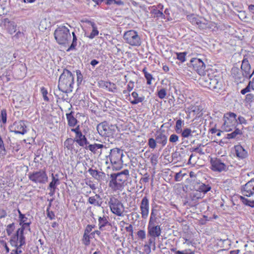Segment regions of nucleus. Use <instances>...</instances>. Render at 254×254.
<instances>
[{
    "label": "nucleus",
    "mask_w": 254,
    "mask_h": 254,
    "mask_svg": "<svg viewBox=\"0 0 254 254\" xmlns=\"http://www.w3.org/2000/svg\"><path fill=\"white\" fill-rule=\"evenodd\" d=\"M151 13L154 15V18L165 19V15L160 10L154 8L151 11Z\"/></svg>",
    "instance_id": "2f4dec72"
},
{
    "label": "nucleus",
    "mask_w": 254,
    "mask_h": 254,
    "mask_svg": "<svg viewBox=\"0 0 254 254\" xmlns=\"http://www.w3.org/2000/svg\"><path fill=\"white\" fill-rule=\"evenodd\" d=\"M104 86L108 89L109 91L114 92L117 89L116 85L111 82H106L104 83Z\"/></svg>",
    "instance_id": "c9c22d12"
},
{
    "label": "nucleus",
    "mask_w": 254,
    "mask_h": 254,
    "mask_svg": "<svg viewBox=\"0 0 254 254\" xmlns=\"http://www.w3.org/2000/svg\"><path fill=\"white\" fill-rule=\"evenodd\" d=\"M231 74L237 82L242 83L245 81L246 77L243 75L241 69L237 67H233L231 69Z\"/></svg>",
    "instance_id": "6ab92c4d"
},
{
    "label": "nucleus",
    "mask_w": 254,
    "mask_h": 254,
    "mask_svg": "<svg viewBox=\"0 0 254 254\" xmlns=\"http://www.w3.org/2000/svg\"><path fill=\"white\" fill-rule=\"evenodd\" d=\"M142 72H143L144 76L147 80V84L148 85H150L151 84V80L154 79L152 75L147 72L146 67L143 69Z\"/></svg>",
    "instance_id": "79ce46f5"
},
{
    "label": "nucleus",
    "mask_w": 254,
    "mask_h": 254,
    "mask_svg": "<svg viewBox=\"0 0 254 254\" xmlns=\"http://www.w3.org/2000/svg\"><path fill=\"white\" fill-rule=\"evenodd\" d=\"M117 128L116 126H109L106 122L100 123L97 127V130L100 135L111 137L112 140H114V135L115 134Z\"/></svg>",
    "instance_id": "0eeeda50"
},
{
    "label": "nucleus",
    "mask_w": 254,
    "mask_h": 254,
    "mask_svg": "<svg viewBox=\"0 0 254 254\" xmlns=\"http://www.w3.org/2000/svg\"><path fill=\"white\" fill-rule=\"evenodd\" d=\"M187 52H182V53H177V58L178 59L181 63H183L186 61V56L187 55Z\"/></svg>",
    "instance_id": "8fccbe9b"
},
{
    "label": "nucleus",
    "mask_w": 254,
    "mask_h": 254,
    "mask_svg": "<svg viewBox=\"0 0 254 254\" xmlns=\"http://www.w3.org/2000/svg\"><path fill=\"white\" fill-rule=\"evenodd\" d=\"M131 96L134 98V100L130 101L132 105H136L139 103L142 102L144 100V96L138 97V94L136 92H133L131 93Z\"/></svg>",
    "instance_id": "c85d7f7f"
},
{
    "label": "nucleus",
    "mask_w": 254,
    "mask_h": 254,
    "mask_svg": "<svg viewBox=\"0 0 254 254\" xmlns=\"http://www.w3.org/2000/svg\"><path fill=\"white\" fill-rule=\"evenodd\" d=\"M74 141L80 146L85 148L87 145L89 144V142L85 134H83L82 132H80L75 135L74 138Z\"/></svg>",
    "instance_id": "aec40b11"
},
{
    "label": "nucleus",
    "mask_w": 254,
    "mask_h": 254,
    "mask_svg": "<svg viewBox=\"0 0 254 254\" xmlns=\"http://www.w3.org/2000/svg\"><path fill=\"white\" fill-rule=\"evenodd\" d=\"M123 39L125 42L132 46H139L141 44V40L138 33L133 30L125 32Z\"/></svg>",
    "instance_id": "6e6552de"
},
{
    "label": "nucleus",
    "mask_w": 254,
    "mask_h": 254,
    "mask_svg": "<svg viewBox=\"0 0 254 254\" xmlns=\"http://www.w3.org/2000/svg\"><path fill=\"white\" fill-rule=\"evenodd\" d=\"M155 139L157 143L161 144L164 146L167 143V136L165 134L164 131H156L155 134Z\"/></svg>",
    "instance_id": "4be33fe9"
},
{
    "label": "nucleus",
    "mask_w": 254,
    "mask_h": 254,
    "mask_svg": "<svg viewBox=\"0 0 254 254\" xmlns=\"http://www.w3.org/2000/svg\"><path fill=\"white\" fill-rule=\"evenodd\" d=\"M137 235L138 237L142 240L145 239L146 238L145 232L144 230H139L137 233Z\"/></svg>",
    "instance_id": "e2e57ef3"
},
{
    "label": "nucleus",
    "mask_w": 254,
    "mask_h": 254,
    "mask_svg": "<svg viewBox=\"0 0 254 254\" xmlns=\"http://www.w3.org/2000/svg\"><path fill=\"white\" fill-rule=\"evenodd\" d=\"M110 178L109 187L114 191L123 189L125 183L127 181L126 177H123L118 173L111 174Z\"/></svg>",
    "instance_id": "39448f33"
},
{
    "label": "nucleus",
    "mask_w": 254,
    "mask_h": 254,
    "mask_svg": "<svg viewBox=\"0 0 254 254\" xmlns=\"http://www.w3.org/2000/svg\"><path fill=\"white\" fill-rule=\"evenodd\" d=\"M140 209L142 218L143 219L147 218L149 214V201L146 196H144L141 201Z\"/></svg>",
    "instance_id": "f3484780"
},
{
    "label": "nucleus",
    "mask_w": 254,
    "mask_h": 254,
    "mask_svg": "<svg viewBox=\"0 0 254 254\" xmlns=\"http://www.w3.org/2000/svg\"><path fill=\"white\" fill-rule=\"evenodd\" d=\"M156 237H153V236H150V238L148 240V244L147 245H145V247H147L149 250V252L151 251L150 248L152 246H154V248H155V240Z\"/></svg>",
    "instance_id": "49530a36"
},
{
    "label": "nucleus",
    "mask_w": 254,
    "mask_h": 254,
    "mask_svg": "<svg viewBox=\"0 0 254 254\" xmlns=\"http://www.w3.org/2000/svg\"><path fill=\"white\" fill-rule=\"evenodd\" d=\"M18 213L19 215V224L21 225L22 223H25L28 222V218L26 216L25 214H23L21 213L19 209H18Z\"/></svg>",
    "instance_id": "58836bf2"
},
{
    "label": "nucleus",
    "mask_w": 254,
    "mask_h": 254,
    "mask_svg": "<svg viewBox=\"0 0 254 254\" xmlns=\"http://www.w3.org/2000/svg\"><path fill=\"white\" fill-rule=\"evenodd\" d=\"M157 141L156 139L153 138H150L148 139V145L149 148L151 149H155L157 146Z\"/></svg>",
    "instance_id": "3c124183"
},
{
    "label": "nucleus",
    "mask_w": 254,
    "mask_h": 254,
    "mask_svg": "<svg viewBox=\"0 0 254 254\" xmlns=\"http://www.w3.org/2000/svg\"><path fill=\"white\" fill-rule=\"evenodd\" d=\"M194 132V131H192L190 128H186L181 133L184 138H188L190 136H192V133Z\"/></svg>",
    "instance_id": "a19ab883"
},
{
    "label": "nucleus",
    "mask_w": 254,
    "mask_h": 254,
    "mask_svg": "<svg viewBox=\"0 0 254 254\" xmlns=\"http://www.w3.org/2000/svg\"><path fill=\"white\" fill-rule=\"evenodd\" d=\"M0 118V122H1L3 124H6L7 121V112L5 109H2L1 111Z\"/></svg>",
    "instance_id": "09e8293b"
},
{
    "label": "nucleus",
    "mask_w": 254,
    "mask_h": 254,
    "mask_svg": "<svg viewBox=\"0 0 254 254\" xmlns=\"http://www.w3.org/2000/svg\"><path fill=\"white\" fill-rule=\"evenodd\" d=\"M235 149L237 156L241 159H245L248 156L247 151L241 145L235 146Z\"/></svg>",
    "instance_id": "5701e85b"
},
{
    "label": "nucleus",
    "mask_w": 254,
    "mask_h": 254,
    "mask_svg": "<svg viewBox=\"0 0 254 254\" xmlns=\"http://www.w3.org/2000/svg\"><path fill=\"white\" fill-rule=\"evenodd\" d=\"M194 189L195 190L197 191L200 193H203V194H205L208 191H210L211 187L207 184L206 185L204 183L201 182H197L194 186Z\"/></svg>",
    "instance_id": "412c9836"
},
{
    "label": "nucleus",
    "mask_w": 254,
    "mask_h": 254,
    "mask_svg": "<svg viewBox=\"0 0 254 254\" xmlns=\"http://www.w3.org/2000/svg\"><path fill=\"white\" fill-rule=\"evenodd\" d=\"M179 140V137L175 134H171L169 137V141L171 143H176Z\"/></svg>",
    "instance_id": "052dcab7"
},
{
    "label": "nucleus",
    "mask_w": 254,
    "mask_h": 254,
    "mask_svg": "<svg viewBox=\"0 0 254 254\" xmlns=\"http://www.w3.org/2000/svg\"><path fill=\"white\" fill-rule=\"evenodd\" d=\"M241 69L246 78L250 79L254 74L251 71V65L247 59H244L241 64Z\"/></svg>",
    "instance_id": "a211bd4d"
},
{
    "label": "nucleus",
    "mask_w": 254,
    "mask_h": 254,
    "mask_svg": "<svg viewBox=\"0 0 254 254\" xmlns=\"http://www.w3.org/2000/svg\"><path fill=\"white\" fill-rule=\"evenodd\" d=\"M32 222L30 219L29 220L28 222H27L25 223H22L21 225V228H19L17 230L19 231L23 232L25 229H27L29 231H31V229L30 228V225H31Z\"/></svg>",
    "instance_id": "37998d69"
},
{
    "label": "nucleus",
    "mask_w": 254,
    "mask_h": 254,
    "mask_svg": "<svg viewBox=\"0 0 254 254\" xmlns=\"http://www.w3.org/2000/svg\"><path fill=\"white\" fill-rule=\"evenodd\" d=\"M74 141V138L72 139L71 138H68L65 140L64 142V148H66L68 150H72V145H73Z\"/></svg>",
    "instance_id": "72a5a7b5"
},
{
    "label": "nucleus",
    "mask_w": 254,
    "mask_h": 254,
    "mask_svg": "<svg viewBox=\"0 0 254 254\" xmlns=\"http://www.w3.org/2000/svg\"><path fill=\"white\" fill-rule=\"evenodd\" d=\"M100 198V195L98 194H96L94 196L89 197L88 198V202L91 204H93L95 206H100L101 205L102 202H99L97 200V199Z\"/></svg>",
    "instance_id": "7c9ffc66"
},
{
    "label": "nucleus",
    "mask_w": 254,
    "mask_h": 254,
    "mask_svg": "<svg viewBox=\"0 0 254 254\" xmlns=\"http://www.w3.org/2000/svg\"><path fill=\"white\" fill-rule=\"evenodd\" d=\"M18 240L16 238H14V236L12 237L11 239L10 240V243L12 246H14L16 247V249H18L20 247H19L18 246Z\"/></svg>",
    "instance_id": "0e129e2a"
},
{
    "label": "nucleus",
    "mask_w": 254,
    "mask_h": 254,
    "mask_svg": "<svg viewBox=\"0 0 254 254\" xmlns=\"http://www.w3.org/2000/svg\"><path fill=\"white\" fill-rule=\"evenodd\" d=\"M123 156V151L118 148H115L110 150L108 156L111 163L115 165L114 167L116 170H119L122 168Z\"/></svg>",
    "instance_id": "423d86ee"
},
{
    "label": "nucleus",
    "mask_w": 254,
    "mask_h": 254,
    "mask_svg": "<svg viewBox=\"0 0 254 254\" xmlns=\"http://www.w3.org/2000/svg\"><path fill=\"white\" fill-rule=\"evenodd\" d=\"M28 178L32 182L38 184H44L48 182V176L43 170L34 171L28 174Z\"/></svg>",
    "instance_id": "9d476101"
},
{
    "label": "nucleus",
    "mask_w": 254,
    "mask_h": 254,
    "mask_svg": "<svg viewBox=\"0 0 254 254\" xmlns=\"http://www.w3.org/2000/svg\"><path fill=\"white\" fill-rule=\"evenodd\" d=\"M104 147H105V146L103 144L94 143L93 144H89L87 145V146H86L85 147V148L86 149H89L93 154L99 153V154L100 155L102 153V151H101V150H100V151H98V149H102Z\"/></svg>",
    "instance_id": "b1692460"
},
{
    "label": "nucleus",
    "mask_w": 254,
    "mask_h": 254,
    "mask_svg": "<svg viewBox=\"0 0 254 254\" xmlns=\"http://www.w3.org/2000/svg\"><path fill=\"white\" fill-rule=\"evenodd\" d=\"M157 210L155 208L152 207L150 214V217L149 222H156L157 218Z\"/></svg>",
    "instance_id": "ea45409f"
},
{
    "label": "nucleus",
    "mask_w": 254,
    "mask_h": 254,
    "mask_svg": "<svg viewBox=\"0 0 254 254\" xmlns=\"http://www.w3.org/2000/svg\"><path fill=\"white\" fill-rule=\"evenodd\" d=\"M240 200L243 202V204L251 206L252 207H254V200H251L248 199L243 196H240Z\"/></svg>",
    "instance_id": "e433bc0d"
},
{
    "label": "nucleus",
    "mask_w": 254,
    "mask_h": 254,
    "mask_svg": "<svg viewBox=\"0 0 254 254\" xmlns=\"http://www.w3.org/2000/svg\"><path fill=\"white\" fill-rule=\"evenodd\" d=\"M41 92L43 95L44 101L47 102L49 101V99L47 96L48 91L44 87L41 88Z\"/></svg>",
    "instance_id": "603ef678"
},
{
    "label": "nucleus",
    "mask_w": 254,
    "mask_h": 254,
    "mask_svg": "<svg viewBox=\"0 0 254 254\" xmlns=\"http://www.w3.org/2000/svg\"><path fill=\"white\" fill-rule=\"evenodd\" d=\"M156 222H149L147 227L148 236H153V237H159L161 234V229L160 226L155 224Z\"/></svg>",
    "instance_id": "2eb2a0df"
},
{
    "label": "nucleus",
    "mask_w": 254,
    "mask_h": 254,
    "mask_svg": "<svg viewBox=\"0 0 254 254\" xmlns=\"http://www.w3.org/2000/svg\"><path fill=\"white\" fill-rule=\"evenodd\" d=\"M203 197V195H202V194L197 191H193L190 194L189 199L185 201L184 205L190 207L195 206L197 203L198 200Z\"/></svg>",
    "instance_id": "ddd939ff"
},
{
    "label": "nucleus",
    "mask_w": 254,
    "mask_h": 254,
    "mask_svg": "<svg viewBox=\"0 0 254 254\" xmlns=\"http://www.w3.org/2000/svg\"><path fill=\"white\" fill-rule=\"evenodd\" d=\"M92 239L91 237H90V234H87L84 233L82 239V243L86 246H89L90 244V239Z\"/></svg>",
    "instance_id": "a18cd8bd"
},
{
    "label": "nucleus",
    "mask_w": 254,
    "mask_h": 254,
    "mask_svg": "<svg viewBox=\"0 0 254 254\" xmlns=\"http://www.w3.org/2000/svg\"><path fill=\"white\" fill-rule=\"evenodd\" d=\"M108 217H106L103 216V217H99L98 218L99 221V229L101 230H103V228L107 226V225H109V222L108 221Z\"/></svg>",
    "instance_id": "c756f323"
},
{
    "label": "nucleus",
    "mask_w": 254,
    "mask_h": 254,
    "mask_svg": "<svg viewBox=\"0 0 254 254\" xmlns=\"http://www.w3.org/2000/svg\"><path fill=\"white\" fill-rule=\"evenodd\" d=\"M120 175H122L124 177H126V179L127 180L129 176V171L127 169H125L123 171L118 173Z\"/></svg>",
    "instance_id": "69168bd1"
},
{
    "label": "nucleus",
    "mask_w": 254,
    "mask_h": 254,
    "mask_svg": "<svg viewBox=\"0 0 254 254\" xmlns=\"http://www.w3.org/2000/svg\"><path fill=\"white\" fill-rule=\"evenodd\" d=\"M206 22L207 21L205 19L201 20L195 17L193 18L192 19V23L193 24L197 25L200 29H205L207 27V23Z\"/></svg>",
    "instance_id": "bb28decb"
},
{
    "label": "nucleus",
    "mask_w": 254,
    "mask_h": 254,
    "mask_svg": "<svg viewBox=\"0 0 254 254\" xmlns=\"http://www.w3.org/2000/svg\"><path fill=\"white\" fill-rule=\"evenodd\" d=\"M26 128L27 127L25 121L23 120L15 121L9 127L10 132H13L16 134H20L22 135L27 132Z\"/></svg>",
    "instance_id": "9b49d317"
},
{
    "label": "nucleus",
    "mask_w": 254,
    "mask_h": 254,
    "mask_svg": "<svg viewBox=\"0 0 254 254\" xmlns=\"http://www.w3.org/2000/svg\"><path fill=\"white\" fill-rule=\"evenodd\" d=\"M76 73L77 76V82L78 85L80 84L83 80V75L79 70H76Z\"/></svg>",
    "instance_id": "5fc2aeb1"
},
{
    "label": "nucleus",
    "mask_w": 254,
    "mask_h": 254,
    "mask_svg": "<svg viewBox=\"0 0 254 254\" xmlns=\"http://www.w3.org/2000/svg\"><path fill=\"white\" fill-rule=\"evenodd\" d=\"M72 42L70 47L67 50V51L73 50L75 49V47L77 46V38L74 32L72 33Z\"/></svg>",
    "instance_id": "c03bdc74"
},
{
    "label": "nucleus",
    "mask_w": 254,
    "mask_h": 254,
    "mask_svg": "<svg viewBox=\"0 0 254 254\" xmlns=\"http://www.w3.org/2000/svg\"><path fill=\"white\" fill-rule=\"evenodd\" d=\"M158 157L156 154H153L150 158V162L153 166H156L158 163Z\"/></svg>",
    "instance_id": "680f3d73"
},
{
    "label": "nucleus",
    "mask_w": 254,
    "mask_h": 254,
    "mask_svg": "<svg viewBox=\"0 0 254 254\" xmlns=\"http://www.w3.org/2000/svg\"><path fill=\"white\" fill-rule=\"evenodd\" d=\"M47 216L51 219L53 220L55 219V215L53 211H50V210H46Z\"/></svg>",
    "instance_id": "774afa93"
},
{
    "label": "nucleus",
    "mask_w": 254,
    "mask_h": 254,
    "mask_svg": "<svg viewBox=\"0 0 254 254\" xmlns=\"http://www.w3.org/2000/svg\"><path fill=\"white\" fill-rule=\"evenodd\" d=\"M88 172L93 178L97 180H104L105 177V174L104 172L93 170L92 168H90L88 170Z\"/></svg>",
    "instance_id": "393cba45"
},
{
    "label": "nucleus",
    "mask_w": 254,
    "mask_h": 254,
    "mask_svg": "<svg viewBox=\"0 0 254 254\" xmlns=\"http://www.w3.org/2000/svg\"><path fill=\"white\" fill-rule=\"evenodd\" d=\"M183 124V121H182L181 119L177 121L176 126L175 127V129L177 133H181L182 132L183 130L182 129V126Z\"/></svg>",
    "instance_id": "de8ad7c7"
},
{
    "label": "nucleus",
    "mask_w": 254,
    "mask_h": 254,
    "mask_svg": "<svg viewBox=\"0 0 254 254\" xmlns=\"http://www.w3.org/2000/svg\"><path fill=\"white\" fill-rule=\"evenodd\" d=\"M73 114L74 112L72 111H71L69 113L66 114L68 125L71 127H74L77 123V120L75 117H74L73 115Z\"/></svg>",
    "instance_id": "a878e982"
},
{
    "label": "nucleus",
    "mask_w": 254,
    "mask_h": 254,
    "mask_svg": "<svg viewBox=\"0 0 254 254\" xmlns=\"http://www.w3.org/2000/svg\"><path fill=\"white\" fill-rule=\"evenodd\" d=\"M111 211L118 216H123L125 207L122 201L114 196H111L108 201Z\"/></svg>",
    "instance_id": "20e7f679"
},
{
    "label": "nucleus",
    "mask_w": 254,
    "mask_h": 254,
    "mask_svg": "<svg viewBox=\"0 0 254 254\" xmlns=\"http://www.w3.org/2000/svg\"><path fill=\"white\" fill-rule=\"evenodd\" d=\"M54 35L57 42L61 45L68 43L71 38L69 29L65 26H59L55 31Z\"/></svg>",
    "instance_id": "7ed1b4c3"
},
{
    "label": "nucleus",
    "mask_w": 254,
    "mask_h": 254,
    "mask_svg": "<svg viewBox=\"0 0 254 254\" xmlns=\"http://www.w3.org/2000/svg\"><path fill=\"white\" fill-rule=\"evenodd\" d=\"M190 64L193 69L199 75H204L205 71V65L201 60L198 58H192Z\"/></svg>",
    "instance_id": "f8f14e48"
},
{
    "label": "nucleus",
    "mask_w": 254,
    "mask_h": 254,
    "mask_svg": "<svg viewBox=\"0 0 254 254\" xmlns=\"http://www.w3.org/2000/svg\"><path fill=\"white\" fill-rule=\"evenodd\" d=\"M236 118L237 115L232 112H229L224 115L222 127L226 131H230L233 128L236 127L238 124Z\"/></svg>",
    "instance_id": "1a4fd4ad"
},
{
    "label": "nucleus",
    "mask_w": 254,
    "mask_h": 254,
    "mask_svg": "<svg viewBox=\"0 0 254 254\" xmlns=\"http://www.w3.org/2000/svg\"><path fill=\"white\" fill-rule=\"evenodd\" d=\"M74 77L72 73L64 68L59 79L58 88L64 93L71 92L73 88Z\"/></svg>",
    "instance_id": "f257e3e1"
},
{
    "label": "nucleus",
    "mask_w": 254,
    "mask_h": 254,
    "mask_svg": "<svg viewBox=\"0 0 254 254\" xmlns=\"http://www.w3.org/2000/svg\"><path fill=\"white\" fill-rule=\"evenodd\" d=\"M242 134V132L240 129H239V128H236L233 132L230 133H228L227 134L226 138L228 139L235 138H236L238 135H241Z\"/></svg>",
    "instance_id": "f704fd0d"
},
{
    "label": "nucleus",
    "mask_w": 254,
    "mask_h": 254,
    "mask_svg": "<svg viewBox=\"0 0 254 254\" xmlns=\"http://www.w3.org/2000/svg\"><path fill=\"white\" fill-rule=\"evenodd\" d=\"M245 100L248 103H251L254 102V94L252 93H249L246 95Z\"/></svg>",
    "instance_id": "13d9d810"
},
{
    "label": "nucleus",
    "mask_w": 254,
    "mask_h": 254,
    "mask_svg": "<svg viewBox=\"0 0 254 254\" xmlns=\"http://www.w3.org/2000/svg\"><path fill=\"white\" fill-rule=\"evenodd\" d=\"M190 113L192 112L195 114H198L200 112V109L198 106H191L189 109Z\"/></svg>",
    "instance_id": "864d4df0"
},
{
    "label": "nucleus",
    "mask_w": 254,
    "mask_h": 254,
    "mask_svg": "<svg viewBox=\"0 0 254 254\" xmlns=\"http://www.w3.org/2000/svg\"><path fill=\"white\" fill-rule=\"evenodd\" d=\"M175 254H194V253L190 250H186L183 251H176Z\"/></svg>",
    "instance_id": "338daca9"
},
{
    "label": "nucleus",
    "mask_w": 254,
    "mask_h": 254,
    "mask_svg": "<svg viewBox=\"0 0 254 254\" xmlns=\"http://www.w3.org/2000/svg\"><path fill=\"white\" fill-rule=\"evenodd\" d=\"M95 227V225H88L86 227L85 230H84V233L85 234H90L92 231V229L94 228Z\"/></svg>",
    "instance_id": "bf43d9fd"
},
{
    "label": "nucleus",
    "mask_w": 254,
    "mask_h": 254,
    "mask_svg": "<svg viewBox=\"0 0 254 254\" xmlns=\"http://www.w3.org/2000/svg\"><path fill=\"white\" fill-rule=\"evenodd\" d=\"M52 180L51 182H50L48 189H55L56 190L57 186L59 184V179L58 178H56L54 176V174H52Z\"/></svg>",
    "instance_id": "473e14b6"
},
{
    "label": "nucleus",
    "mask_w": 254,
    "mask_h": 254,
    "mask_svg": "<svg viewBox=\"0 0 254 254\" xmlns=\"http://www.w3.org/2000/svg\"><path fill=\"white\" fill-rule=\"evenodd\" d=\"M93 28V30L91 32L90 35L89 36V38L90 39L94 38L96 36L98 35L99 34V31L97 30V27L95 26V24L94 22H89Z\"/></svg>",
    "instance_id": "4c0bfd02"
},
{
    "label": "nucleus",
    "mask_w": 254,
    "mask_h": 254,
    "mask_svg": "<svg viewBox=\"0 0 254 254\" xmlns=\"http://www.w3.org/2000/svg\"><path fill=\"white\" fill-rule=\"evenodd\" d=\"M14 228V224L13 223L7 225L6 228V233L8 236H10L12 232L13 231Z\"/></svg>",
    "instance_id": "6e6d98bb"
},
{
    "label": "nucleus",
    "mask_w": 254,
    "mask_h": 254,
    "mask_svg": "<svg viewBox=\"0 0 254 254\" xmlns=\"http://www.w3.org/2000/svg\"><path fill=\"white\" fill-rule=\"evenodd\" d=\"M241 191L242 194L247 197L254 195V178L242 187Z\"/></svg>",
    "instance_id": "4468645a"
},
{
    "label": "nucleus",
    "mask_w": 254,
    "mask_h": 254,
    "mask_svg": "<svg viewBox=\"0 0 254 254\" xmlns=\"http://www.w3.org/2000/svg\"><path fill=\"white\" fill-rule=\"evenodd\" d=\"M201 83L206 87L209 88L216 92H219L222 89L223 81L222 79L216 76H204L201 79Z\"/></svg>",
    "instance_id": "f03ea898"
},
{
    "label": "nucleus",
    "mask_w": 254,
    "mask_h": 254,
    "mask_svg": "<svg viewBox=\"0 0 254 254\" xmlns=\"http://www.w3.org/2000/svg\"><path fill=\"white\" fill-rule=\"evenodd\" d=\"M210 163L212 166V169L215 171L221 172L222 171H226L228 169L227 166L220 159L211 158Z\"/></svg>",
    "instance_id": "dca6fc26"
},
{
    "label": "nucleus",
    "mask_w": 254,
    "mask_h": 254,
    "mask_svg": "<svg viewBox=\"0 0 254 254\" xmlns=\"http://www.w3.org/2000/svg\"><path fill=\"white\" fill-rule=\"evenodd\" d=\"M166 96V90L165 88L161 89L158 92V96L159 98L164 99Z\"/></svg>",
    "instance_id": "4d7b16f0"
},
{
    "label": "nucleus",
    "mask_w": 254,
    "mask_h": 254,
    "mask_svg": "<svg viewBox=\"0 0 254 254\" xmlns=\"http://www.w3.org/2000/svg\"><path fill=\"white\" fill-rule=\"evenodd\" d=\"M14 238H16L19 241L20 244L19 247H21L25 244V237L24 236V232L17 230L15 235L14 236Z\"/></svg>",
    "instance_id": "cd10ccee"
}]
</instances>
